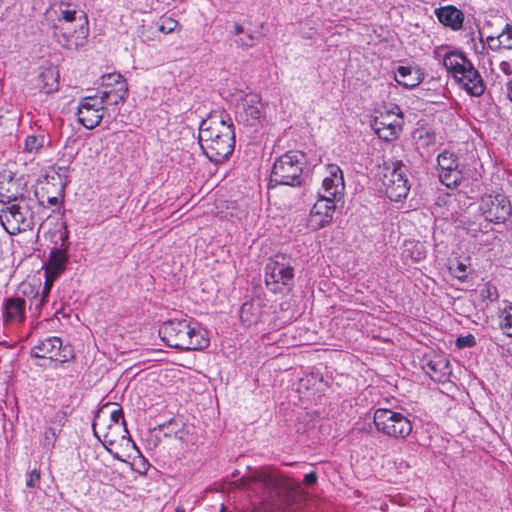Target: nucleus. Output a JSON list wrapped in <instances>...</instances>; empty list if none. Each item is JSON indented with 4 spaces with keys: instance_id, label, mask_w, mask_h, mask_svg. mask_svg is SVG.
Segmentation results:
<instances>
[{
    "instance_id": "f257e3e1",
    "label": "nucleus",
    "mask_w": 512,
    "mask_h": 512,
    "mask_svg": "<svg viewBox=\"0 0 512 512\" xmlns=\"http://www.w3.org/2000/svg\"><path fill=\"white\" fill-rule=\"evenodd\" d=\"M198 139L203 153L211 162L227 160L235 148L234 124L230 115L225 111L210 113L200 123Z\"/></svg>"
},
{
    "instance_id": "f03ea898",
    "label": "nucleus",
    "mask_w": 512,
    "mask_h": 512,
    "mask_svg": "<svg viewBox=\"0 0 512 512\" xmlns=\"http://www.w3.org/2000/svg\"><path fill=\"white\" fill-rule=\"evenodd\" d=\"M159 336L168 347L182 351L203 350L210 344L206 330L188 316L164 321Z\"/></svg>"
},
{
    "instance_id": "7ed1b4c3",
    "label": "nucleus",
    "mask_w": 512,
    "mask_h": 512,
    "mask_svg": "<svg viewBox=\"0 0 512 512\" xmlns=\"http://www.w3.org/2000/svg\"><path fill=\"white\" fill-rule=\"evenodd\" d=\"M304 154L298 151H288L278 157L271 169L269 187L286 185L297 187L302 184Z\"/></svg>"
},
{
    "instance_id": "20e7f679",
    "label": "nucleus",
    "mask_w": 512,
    "mask_h": 512,
    "mask_svg": "<svg viewBox=\"0 0 512 512\" xmlns=\"http://www.w3.org/2000/svg\"><path fill=\"white\" fill-rule=\"evenodd\" d=\"M265 285L273 293H285L294 285L292 259L285 254L269 258L265 265Z\"/></svg>"
},
{
    "instance_id": "39448f33",
    "label": "nucleus",
    "mask_w": 512,
    "mask_h": 512,
    "mask_svg": "<svg viewBox=\"0 0 512 512\" xmlns=\"http://www.w3.org/2000/svg\"><path fill=\"white\" fill-rule=\"evenodd\" d=\"M386 196L391 201H400L407 197L410 183L407 168L401 161H385L381 176Z\"/></svg>"
},
{
    "instance_id": "423d86ee",
    "label": "nucleus",
    "mask_w": 512,
    "mask_h": 512,
    "mask_svg": "<svg viewBox=\"0 0 512 512\" xmlns=\"http://www.w3.org/2000/svg\"><path fill=\"white\" fill-rule=\"evenodd\" d=\"M79 16L78 22L50 24L52 37L63 48L77 50L86 43L89 34L87 16L85 13H79Z\"/></svg>"
},
{
    "instance_id": "0eeeda50",
    "label": "nucleus",
    "mask_w": 512,
    "mask_h": 512,
    "mask_svg": "<svg viewBox=\"0 0 512 512\" xmlns=\"http://www.w3.org/2000/svg\"><path fill=\"white\" fill-rule=\"evenodd\" d=\"M373 422L377 431L393 438L404 439L413 430V424L406 415L391 409H376Z\"/></svg>"
},
{
    "instance_id": "6e6552de",
    "label": "nucleus",
    "mask_w": 512,
    "mask_h": 512,
    "mask_svg": "<svg viewBox=\"0 0 512 512\" xmlns=\"http://www.w3.org/2000/svg\"><path fill=\"white\" fill-rule=\"evenodd\" d=\"M0 222L8 234L17 235L33 229L34 213L28 205L12 204L1 210Z\"/></svg>"
},
{
    "instance_id": "1a4fd4ad",
    "label": "nucleus",
    "mask_w": 512,
    "mask_h": 512,
    "mask_svg": "<svg viewBox=\"0 0 512 512\" xmlns=\"http://www.w3.org/2000/svg\"><path fill=\"white\" fill-rule=\"evenodd\" d=\"M403 124V114L399 106L390 110L380 111L371 121V128L377 136L387 142L398 138Z\"/></svg>"
},
{
    "instance_id": "9d476101",
    "label": "nucleus",
    "mask_w": 512,
    "mask_h": 512,
    "mask_svg": "<svg viewBox=\"0 0 512 512\" xmlns=\"http://www.w3.org/2000/svg\"><path fill=\"white\" fill-rule=\"evenodd\" d=\"M254 479L262 485L267 498L271 500L286 498L298 488V483L273 471H260Z\"/></svg>"
},
{
    "instance_id": "9b49d317",
    "label": "nucleus",
    "mask_w": 512,
    "mask_h": 512,
    "mask_svg": "<svg viewBox=\"0 0 512 512\" xmlns=\"http://www.w3.org/2000/svg\"><path fill=\"white\" fill-rule=\"evenodd\" d=\"M235 118L239 125L256 129L264 118V105L259 95L241 97L236 104Z\"/></svg>"
},
{
    "instance_id": "f8f14e48",
    "label": "nucleus",
    "mask_w": 512,
    "mask_h": 512,
    "mask_svg": "<svg viewBox=\"0 0 512 512\" xmlns=\"http://www.w3.org/2000/svg\"><path fill=\"white\" fill-rule=\"evenodd\" d=\"M27 185V175L3 168L0 170V202L5 204L23 200Z\"/></svg>"
},
{
    "instance_id": "ddd939ff",
    "label": "nucleus",
    "mask_w": 512,
    "mask_h": 512,
    "mask_svg": "<svg viewBox=\"0 0 512 512\" xmlns=\"http://www.w3.org/2000/svg\"><path fill=\"white\" fill-rule=\"evenodd\" d=\"M439 180L448 188L459 186L463 180V173L458 156L448 150H444L437 157Z\"/></svg>"
},
{
    "instance_id": "4468645a",
    "label": "nucleus",
    "mask_w": 512,
    "mask_h": 512,
    "mask_svg": "<svg viewBox=\"0 0 512 512\" xmlns=\"http://www.w3.org/2000/svg\"><path fill=\"white\" fill-rule=\"evenodd\" d=\"M480 208L487 221L497 224L504 223L512 213L511 203L503 194L483 197Z\"/></svg>"
},
{
    "instance_id": "2eb2a0df",
    "label": "nucleus",
    "mask_w": 512,
    "mask_h": 512,
    "mask_svg": "<svg viewBox=\"0 0 512 512\" xmlns=\"http://www.w3.org/2000/svg\"><path fill=\"white\" fill-rule=\"evenodd\" d=\"M104 109L98 95L83 97L78 104L77 120L86 129H94L100 124Z\"/></svg>"
},
{
    "instance_id": "dca6fc26",
    "label": "nucleus",
    "mask_w": 512,
    "mask_h": 512,
    "mask_svg": "<svg viewBox=\"0 0 512 512\" xmlns=\"http://www.w3.org/2000/svg\"><path fill=\"white\" fill-rule=\"evenodd\" d=\"M337 200L320 196L311 208L308 225L313 230L322 229L332 223Z\"/></svg>"
},
{
    "instance_id": "f3484780",
    "label": "nucleus",
    "mask_w": 512,
    "mask_h": 512,
    "mask_svg": "<svg viewBox=\"0 0 512 512\" xmlns=\"http://www.w3.org/2000/svg\"><path fill=\"white\" fill-rule=\"evenodd\" d=\"M61 350L63 352L66 349H62V340L59 337H49L34 346L31 350V356L40 359H47L51 367L54 369L68 360L67 355L64 353L62 359H59Z\"/></svg>"
},
{
    "instance_id": "a211bd4d",
    "label": "nucleus",
    "mask_w": 512,
    "mask_h": 512,
    "mask_svg": "<svg viewBox=\"0 0 512 512\" xmlns=\"http://www.w3.org/2000/svg\"><path fill=\"white\" fill-rule=\"evenodd\" d=\"M60 240V246L51 249L48 260L43 266L45 274L59 276L66 269L69 259L67 253L69 249L68 231L66 228L65 231L60 234Z\"/></svg>"
},
{
    "instance_id": "6ab92c4d",
    "label": "nucleus",
    "mask_w": 512,
    "mask_h": 512,
    "mask_svg": "<svg viewBox=\"0 0 512 512\" xmlns=\"http://www.w3.org/2000/svg\"><path fill=\"white\" fill-rule=\"evenodd\" d=\"M57 180H59V176H46L43 181L39 182L40 187L35 190V197L39 205L55 206L59 199L64 197V184Z\"/></svg>"
},
{
    "instance_id": "aec40b11",
    "label": "nucleus",
    "mask_w": 512,
    "mask_h": 512,
    "mask_svg": "<svg viewBox=\"0 0 512 512\" xmlns=\"http://www.w3.org/2000/svg\"><path fill=\"white\" fill-rule=\"evenodd\" d=\"M79 13H84L78 10L75 5L67 2H58L52 4L46 11L47 20L50 24H62L80 19Z\"/></svg>"
},
{
    "instance_id": "412c9836",
    "label": "nucleus",
    "mask_w": 512,
    "mask_h": 512,
    "mask_svg": "<svg viewBox=\"0 0 512 512\" xmlns=\"http://www.w3.org/2000/svg\"><path fill=\"white\" fill-rule=\"evenodd\" d=\"M422 369L430 377L431 380L439 383H444L447 381L451 374L449 360L440 355L424 358Z\"/></svg>"
},
{
    "instance_id": "4be33fe9",
    "label": "nucleus",
    "mask_w": 512,
    "mask_h": 512,
    "mask_svg": "<svg viewBox=\"0 0 512 512\" xmlns=\"http://www.w3.org/2000/svg\"><path fill=\"white\" fill-rule=\"evenodd\" d=\"M443 66L457 82L467 72L472 62L460 51H448L442 57Z\"/></svg>"
},
{
    "instance_id": "5701e85b",
    "label": "nucleus",
    "mask_w": 512,
    "mask_h": 512,
    "mask_svg": "<svg viewBox=\"0 0 512 512\" xmlns=\"http://www.w3.org/2000/svg\"><path fill=\"white\" fill-rule=\"evenodd\" d=\"M26 301L21 297L4 300L3 319L6 324H20L25 320Z\"/></svg>"
},
{
    "instance_id": "b1692460",
    "label": "nucleus",
    "mask_w": 512,
    "mask_h": 512,
    "mask_svg": "<svg viewBox=\"0 0 512 512\" xmlns=\"http://www.w3.org/2000/svg\"><path fill=\"white\" fill-rule=\"evenodd\" d=\"M457 83L464 89L469 95L479 97L483 95L485 91V83L479 71L474 65H469L468 70L464 73L463 77L457 81Z\"/></svg>"
},
{
    "instance_id": "393cba45",
    "label": "nucleus",
    "mask_w": 512,
    "mask_h": 512,
    "mask_svg": "<svg viewBox=\"0 0 512 512\" xmlns=\"http://www.w3.org/2000/svg\"><path fill=\"white\" fill-rule=\"evenodd\" d=\"M435 15L441 24L453 31H459L463 27L464 13L453 5L437 8Z\"/></svg>"
},
{
    "instance_id": "a878e982",
    "label": "nucleus",
    "mask_w": 512,
    "mask_h": 512,
    "mask_svg": "<svg viewBox=\"0 0 512 512\" xmlns=\"http://www.w3.org/2000/svg\"><path fill=\"white\" fill-rule=\"evenodd\" d=\"M423 79V72L416 66H399L395 74V81L407 89L417 87Z\"/></svg>"
},
{
    "instance_id": "bb28decb",
    "label": "nucleus",
    "mask_w": 512,
    "mask_h": 512,
    "mask_svg": "<svg viewBox=\"0 0 512 512\" xmlns=\"http://www.w3.org/2000/svg\"><path fill=\"white\" fill-rule=\"evenodd\" d=\"M103 107L105 105H117L123 102L128 96V86L126 82H120L116 87L105 88L97 92Z\"/></svg>"
},
{
    "instance_id": "cd10ccee",
    "label": "nucleus",
    "mask_w": 512,
    "mask_h": 512,
    "mask_svg": "<svg viewBox=\"0 0 512 512\" xmlns=\"http://www.w3.org/2000/svg\"><path fill=\"white\" fill-rule=\"evenodd\" d=\"M486 41L491 50H512V25L506 23L499 34H497L496 36H488L486 38Z\"/></svg>"
},
{
    "instance_id": "c85d7f7f",
    "label": "nucleus",
    "mask_w": 512,
    "mask_h": 512,
    "mask_svg": "<svg viewBox=\"0 0 512 512\" xmlns=\"http://www.w3.org/2000/svg\"><path fill=\"white\" fill-rule=\"evenodd\" d=\"M22 292L29 299V310L39 315L47 300V297L40 294V285L38 287L31 284L23 285Z\"/></svg>"
},
{
    "instance_id": "c756f323",
    "label": "nucleus",
    "mask_w": 512,
    "mask_h": 512,
    "mask_svg": "<svg viewBox=\"0 0 512 512\" xmlns=\"http://www.w3.org/2000/svg\"><path fill=\"white\" fill-rule=\"evenodd\" d=\"M59 82L57 73L52 68L41 71L37 77V87L45 94H51L58 90Z\"/></svg>"
},
{
    "instance_id": "7c9ffc66",
    "label": "nucleus",
    "mask_w": 512,
    "mask_h": 512,
    "mask_svg": "<svg viewBox=\"0 0 512 512\" xmlns=\"http://www.w3.org/2000/svg\"><path fill=\"white\" fill-rule=\"evenodd\" d=\"M49 143L44 133L28 135L24 141L23 151L27 154H37Z\"/></svg>"
},
{
    "instance_id": "2f4dec72",
    "label": "nucleus",
    "mask_w": 512,
    "mask_h": 512,
    "mask_svg": "<svg viewBox=\"0 0 512 512\" xmlns=\"http://www.w3.org/2000/svg\"><path fill=\"white\" fill-rule=\"evenodd\" d=\"M260 318V309L258 305L252 302H245L240 308V319L246 326L257 324Z\"/></svg>"
},
{
    "instance_id": "473e14b6",
    "label": "nucleus",
    "mask_w": 512,
    "mask_h": 512,
    "mask_svg": "<svg viewBox=\"0 0 512 512\" xmlns=\"http://www.w3.org/2000/svg\"><path fill=\"white\" fill-rule=\"evenodd\" d=\"M322 189L324 194L319 193L320 196L339 200L345 189L344 180H339V183H337L336 179L324 178L322 181Z\"/></svg>"
},
{
    "instance_id": "72a5a7b5",
    "label": "nucleus",
    "mask_w": 512,
    "mask_h": 512,
    "mask_svg": "<svg viewBox=\"0 0 512 512\" xmlns=\"http://www.w3.org/2000/svg\"><path fill=\"white\" fill-rule=\"evenodd\" d=\"M499 329L502 333L512 338V304L499 309L498 312Z\"/></svg>"
},
{
    "instance_id": "f704fd0d",
    "label": "nucleus",
    "mask_w": 512,
    "mask_h": 512,
    "mask_svg": "<svg viewBox=\"0 0 512 512\" xmlns=\"http://www.w3.org/2000/svg\"><path fill=\"white\" fill-rule=\"evenodd\" d=\"M61 432V429H56L54 427H47L44 431L43 438L41 440V445L43 449L46 451H52L55 446L56 439Z\"/></svg>"
},
{
    "instance_id": "c9c22d12",
    "label": "nucleus",
    "mask_w": 512,
    "mask_h": 512,
    "mask_svg": "<svg viewBox=\"0 0 512 512\" xmlns=\"http://www.w3.org/2000/svg\"><path fill=\"white\" fill-rule=\"evenodd\" d=\"M120 82H126L120 73H109L105 74L100 78V86L102 89L116 87Z\"/></svg>"
},
{
    "instance_id": "e433bc0d",
    "label": "nucleus",
    "mask_w": 512,
    "mask_h": 512,
    "mask_svg": "<svg viewBox=\"0 0 512 512\" xmlns=\"http://www.w3.org/2000/svg\"><path fill=\"white\" fill-rule=\"evenodd\" d=\"M259 41L258 37L250 31H244L242 35L235 39V43L243 48H251Z\"/></svg>"
},
{
    "instance_id": "4c0bfd02",
    "label": "nucleus",
    "mask_w": 512,
    "mask_h": 512,
    "mask_svg": "<svg viewBox=\"0 0 512 512\" xmlns=\"http://www.w3.org/2000/svg\"><path fill=\"white\" fill-rule=\"evenodd\" d=\"M179 26L178 21L171 17H162L159 24H157L156 29L158 32H162L164 34L172 33Z\"/></svg>"
},
{
    "instance_id": "58836bf2",
    "label": "nucleus",
    "mask_w": 512,
    "mask_h": 512,
    "mask_svg": "<svg viewBox=\"0 0 512 512\" xmlns=\"http://www.w3.org/2000/svg\"><path fill=\"white\" fill-rule=\"evenodd\" d=\"M480 295H481L482 299L489 300L491 302L498 300V297H499L497 288L488 283L485 284L484 287L481 289Z\"/></svg>"
},
{
    "instance_id": "ea45409f",
    "label": "nucleus",
    "mask_w": 512,
    "mask_h": 512,
    "mask_svg": "<svg viewBox=\"0 0 512 512\" xmlns=\"http://www.w3.org/2000/svg\"><path fill=\"white\" fill-rule=\"evenodd\" d=\"M110 421L111 424H109L108 428H112V425H117L121 423V425L124 427V430L127 431L126 428V421L124 419V413L122 408H115L110 412Z\"/></svg>"
},
{
    "instance_id": "a19ab883",
    "label": "nucleus",
    "mask_w": 512,
    "mask_h": 512,
    "mask_svg": "<svg viewBox=\"0 0 512 512\" xmlns=\"http://www.w3.org/2000/svg\"><path fill=\"white\" fill-rule=\"evenodd\" d=\"M324 178L336 179L337 183H339V180H344L343 172L336 164H328L326 166V175Z\"/></svg>"
},
{
    "instance_id": "79ce46f5",
    "label": "nucleus",
    "mask_w": 512,
    "mask_h": 512,
    "mask_svg": "<svg viewBox=\"0 0 512 512\" xmlns=\"http://www.w3.org/2000/svg\"><path fill=\"white\" fill-rule=\"evenodd\" d=\"M476 345V339L472 334L460 336L456 339V346L458 348H470Z\"/></svg>"
},
{
    "instance_id": "37998d69",
    "label": "nucleus",
    "mask_w": 512,
    "mask_h": 512,
    "mask_svg": "<svg viewBox=\"0 0 512 512\" xmlns=\"http://www.w3.org/2000/svg\"><path fill=\"white\" fill-rule=\"evenodd\" d=\"M58 278V276L52 275V274H45V282L44 286L40 287V294L47 297L50 294L51 288L53 286L54 281Z\"/></svg>"
},
{
    "instance_id": "c03bdc74",
    "label": "nucleus",
    "mask_w": 512,
    "mask_h": 512,
    "mask_svg": "<svg viewBox=\"0 0 512 512\" xmlns=\"http://www.w3.org/2000/svg\"><path fill=\"white\" fill-rule=\"evenodd\" d=\"M40 471L38 469H33L29 475L28 479L26 481L27 488L34 489L36 488L40 483Z\"/></svg>"
},
{
    "instance_id": "a18cd8bd",
    "label": "nucleus",
    "mask_w": 512,
    "mask_h": 512,
    "mask_svg": "<svg viewBox=\"0 0 512 512\" xmlns=\"http://www.w3.org/2000/svg\"><path fill=\"white\" fill-rule=\"evenodd\" d=\"M466 270L467 266L464 263L459 262L454 270L455 277L459 280H464L466 278Z\"/></svg>"
},
{
    "instance_id": "49530a36",
    "label": "nucleus",
    "mask_w": 512,
    "mask_h": 512,
    "mask_svg": "<svg viewBox=\"0 0 512 512\" xmlns=\"http://www.w3.org/2000/svg\"><path fill=\"white\" fill-rule=\"evenodd\" d=\"M318 476L316 472L312 471L305 475L304 483L308 486H312L317 483Z\"/></svg>"
},
{
    "instance_id": "de8ad7c7",
    "label": "nucleus",
    "mask_w": 512,
    "mask_h": 512,
    "mask_svg": "<svg viewBox=\"0 0 512 512\" xmlns=\"http://www.w3.org/2000/svg\"><path fill=\"white\" fill-rule=\"evenodd\" d=\"M499 68L506 75L512 74V65L508 61H502L499 65Z\"/></svg>"
},
{
    "instance_id": "09e8293b",
    "label": "nucleus",
    "mask_w": 512,
    "mask_h": 512,
    "mask_svg": "<svg viewBox=\"0 0 512 512\" xmlns=\"http://www.w3.org/2000/svg\"><path fill=\"white\" fill-rule=\"evenodd\" d=\"M244 28L240 24H235L234 26V34L236 37H239L244 32Z\"/></svg>"
},
{
    "instance_id": "8fccbe9b",
    "label": "nucleus",
    "mask_w": 512,
    "mask_h": 512,
    "mask_svg": "<svg viewBox=\"0 0 512 512\" xmlns=\"http://www.w3.org/2000/svg\"><path fill=\"white\" fill-rule=\"evenodd\" d=\"M172 424H173V420H170L164 424H161V425H159V430L164 431L165 428H168Z\"/></svg>"
},
{
    "instance_id": "3c124183",
    "label": "nucleus",
    "mask_w": 512,
    "mask_h": 512,
    "mask_svg": "<svg viewBox=\"0 0 512 512\" xmlns=\"http://www.w3.org/2000/svg\"><path fill=\"white\" fill-rule=\"evenodd\" d=\"M507 93H508V97L509 99L511 100L512 102V78H511V81L509 82L508 84V87H507Z\"/></svg>"
},
{
    "instance_id": "603ef678",
    "label": "nucleus",
    "mask_w": 512,
    "mask_h": 512,
    "mask_svg": "<svg viewBox=\"0 0 512 512\" xmlns=\"http://www.w3.org/2000/svg\"><path fill=\"white\" fill-rule=\"evenodd\" d=\"M467 230H468V232H471L473 234V236H476L477 233L481 231V228H476V227L470 228V227H468Z\"/></svg>"
},
{
    "instance_id": "864d4df0",
    "label": "nucleus",
    "mask_w": 512,
    "mask_h": 512,
    "mask_svg": "<svg viewBox=\"0 0 512 512\" xmlns=\"http://www.w3.org/2000/svg\"><path fill=\"white\" fill-rule=\"evenodd\" d=\"M38 366L45 367V368H52L47 359H44L43 363H38Z\"/></svg>"
},
{
    "instance_id": "5fc2aeb1",
    "label": "nucleus",
    "mask_w": 512,
    "mask_h": 512,
    "mask_svg": "<svg viewBox=\"0 0 512 512\" xmlns=\"http://www.w3.org/2000/svg\"><path fill=\"white\" fill-rule=\"evenodd\" d=\"M65 415L61 412H58L56 415H55V418L58 419V421L61 423L62 420L64 419Z\"/></svg>"
},
{
    "instance_id": "6e6d98bb",
    "label": "nucleus",
    "mask_w": 512,
    "mask_h": 512,
    "mask_svg": "<svg viewBox=\"0 0 512 512\" xmlns=\"http://www.w3.org/2000/svg\"><path fill=\"white\" fill-rule=\"evenodd\" d=\"M99 419H100V416H97L96 421L93 423V430H94V434H95L98 438H99V435H98V433H97V431H96V427H97V425H98L97 421H98Z\"/></svg>"
},
{
    "instance_id": "4d7b16f0",
    "label": "nucleus",
    "mask_w": 512,
    "mask_h": 512,
    "mask_svg": "<svg viewBox=\"0 0 512 512\" xmlns=\"http://www.w3.org/2000/svg\"><path fill=\"white\" fill-rule=\"evenodd\" d=\"M175 512H185V508L183 506H177Z\"/></svg>"
},
{
    "instance_id": "13d9d810",
    "label": "nucleus",
    "mask_w": 512,
    "mask_h": 512,
    "mask_svg": "<svg viewBox=\"0 0 512 512\" xmlns=\"http://www.w3.org/2000/svg\"><path fill=\"white\" fill-rule=\"evenodd\" d=\"M145 30H146V26L143 25L142 26V30H141V36H144Z\"/></svg>"
},
{
    "instance_id": "bf43d9fd",
    "label": "nucleus",
    "mask_w": 512,
    "mask_h": 512,
    "mask_svg": "<svg viewBox=\"0 0 512 512\" xmlns=\"http://www.w3.org/2000/svg\"><path fill=\"white\" fill-rule=\"evenodd\" d=\"M7 0H0V8L5 4Z\"/></svg>"
},
{
    "instance_id": "052dcab7",
    "label": "nucleus",
    "mask_w": 512,
    "mask_h": 512,
    "mask_svg": "<svg viewBox=\"0 0 512 512\" xmlns=\"http://www.w3.org/2000/svg\"><path fill=\"white\" fill-rule=\"evenodd\" d=\"M109 444H113L114 441L113 440H108Z\"/></svg>"
}]
</instances>
